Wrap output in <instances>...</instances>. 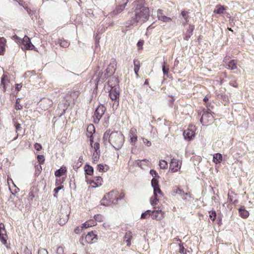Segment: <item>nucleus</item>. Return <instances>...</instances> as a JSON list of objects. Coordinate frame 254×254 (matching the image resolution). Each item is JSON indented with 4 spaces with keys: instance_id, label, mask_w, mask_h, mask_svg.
Returning a JSON list of instances; mask_svg holds the SVG:
<instances>
[{
    "instance_id": "obj_34",
    "label": "nucleus",
    "mask_w": 254,
    "mask_h": 254,
    "mask_svg": "<svg viewBox=\"0 0 254 254\" xmlns=\"http://www.w3.org/2000/svg\"><path fill=\"white\" fill-rule=\"evenodd\" d=\"M153 193L155 196H157L159 197L163 195L162 192L159 187L153 188Z\"/></svg>"
},
{
    "instance_id": "obj_48",
    "label": "nucleus",
    "mask_w": 254,
    "mask_h": 254,
    "mask_svg": "<svg viewBox=\"0 0 254 254\" xmlns=\"http://www.w3.org/2000/svg\"><path fill=\"white\" fill-rule=\"evenodd\" d=\"M18 100H19V98H18L16 100V105H15V109L16 110H20L22 108V106L19 104Z\"/></svg>"
},
{
    "instance_id": "obj_47",
    "label": "nucleus",
    "mask_w": 254,
    "mask_h": 254,
    "mask_svg": "<svg viewBox=\"0 0 254 254\" xmlns=\"http://www.w3.org/2000/svg\"><path fill=\"white\" fill-rule=\"evenodd\" d=\"M164 14L163 13V11L162 10L158 9L157 10V16L158 20H159L161 18V17L164 16Z\"/></svg>"
},
{
    "instance_id": "obj_7",
    "label": "nucleus",
    "mask_w": 254,
    "mask_h": 254,
    "mask_svg": "<svg viewBox=\"0 0 254 254\" xmlns=\"http://www.w3.org/2000/svg\"><path fill=\"white\" fill-rule=\"evenodd\" d=\"M109 96L112 100H117L120 97L119 89L117 87H111L109 89Z\"/></svg>"
},
{
    "instance_id": "obj_61",
    "label": "nucleus",
    "mask_w": 254,
    "mask_h": 254,
    "mask_svg": "<svg viewBox=\"0 0 254 254\" xmlns=\"http://www.w3.org/2000/svg\"><path fill=\"white\" fill-rule=\"evenodd\" d=\"M35 196L33 192H30L29 193L28 195V198L29 199H30L31 200H32L34 198Z\"/></svg>"
},
{
    "instance_id": "obj_28",
    "label": "nucleus",
    "mask_w": 254,
    "mask_h": 254,
    "mask_svg": "<svg viewBox=\"0 0 254 254\" xmlns=\"http://www.w3.org/2000/svg\"><path fill=\"white\" fill-rule=\"evenodd\" d=\"M222 160V156L220 153H215L213 155V162L215 164H218L220 163Z\"/></svg>"
},
{
    "instance_id": "obj_55",
    "label": "nucleus",
    "mask_w": 254,
    "mask_h": 254,
    "mask_svg": "<svg viewBox=\"0 0 254 254\" xmlns=\"http://www.w3.org/2000/svg\"><path fill=\"white\" fill-rule=\"evenodd\" d=\"M230 85L234 87H237L238 86V84L236 82V80H232L230 81Z\"/></svg>"
},
{
    "instance_id": "obj_1",
    "label": "nucleus",
    "mask_w": 254,
    "mask_h": 254,
    "mask_svg": "<svg viewBox=\"0 0 254 254\" xmlns=\"http://www.w3.org/2000/svg\"><path fill=\"white\" fill-rule=\"evenodd\" d=\"M103 139L104 141H108L117 150L121 148L125 141L124 136L120 131L110 132L107 130L104 133Z\"/></svg>"
},
{
    "instance_id": "obj_21",
    "label": "nucleus",
    "mask_w": 254,
    "mask_h": 254,
    "mask_svg": "<svg viewBox=\"0 0 254 254\" xmlns=\"http://www.w3.org/2000/svg\"><path fill=\"white\" fill-rule=\"evenodd\" d=\"M172 192L173 195L178 194L180 195L183 199H186V197L183 195V194H185L184 191L179 188L177 187H174L172 190Z\"/></svg>"
},
{
    "instance_id": "obj_32",
    "label": "nucleus",
    "mask_w": 254,
    "mask_h": 254,
    "mask_svg": "<svg viewBox=\"0 0 254 254\" xmlns=\"http://www.w3.org/2000/svg\"><path fill=\"white\" fill-rule=\"evenodd\" d=\"M109 168L108 166L107 165L99 164L97 166V170L100 172H106L108 170Z\"/></svg>"
},
{
    "instance_id": "obj_45",
    "label": "nucleus",
    "mask_w": 254,
    "mask_h": 254,
    "mask_svg": "<svg viewBox=\"0 0 254 254\" xmlns=\"http://www.w3.org/2000/svg\"><path fill=\"white\" fill-rule=\"evenodd\" d=\"M141 138L143 140V143L145 144L147 146L149 147L151 145V142L147 139L145 138L144 137H142Z\"/></svg>"
},
{
    "instance_id": "obj_13",
    "label": "nucleus",
    "mask_w": 254,
    "mask_h": 254,
    "mask_svg": "<svg viewBox=\"0 0 254 254\" xmlns=\"http://www.w3.org/2000/svg\"><path fill=\"white\" fill-rule=\"evenodd\" d=\"M9 83V80L7 75H4L1 79L0 86L2 87V90L5 92L8 84Z\"/></svg>"
},
{
    "instance_id": "obj_10",
    "label": "nucleus",
    "mask_w": 254,
    "mask_h": 254,
    "mask_svg": "<svg viewBox=\"0 0 254 254\" xmlns=\"http://www.w3.org/2000/svg\"><path fill=\"white\" fill-rule=\"evenodd\" d=\"M181 168V165L179 164V161L175 159H172L170 164V169L172 172H176L179 171Z\"/></svg>"
},
{
    "instance_id": "obj_46",
    "label": "nucleus",
    "mask_w": 254,
    "mask_h": 254,
    "mask_svg": "<svg viewBox=\"0 0 254 254\" xmlns=\"http://www.w3.org/2000/svg\"><path fill=\"white\" fill-rule=\"evenodd\" d=\"M57 254H64V250L62 247H59L56 250Z\"/></svg>"
},
{
    "instance_id": "obj_18",
    "label": "nucleus",
    "mask_w": 254,
    "mask_h": 254,
    "mask_svg": "<svg viewBox=\"0 0 254 254\" xmlns=\"http://www.w3.org/2000/svg\"><path fill=\"white\" fill-rule=\"evenodd\" d=\"M127 5V3L117 6L115 9L111 13L112 16H115L123 11Z\"/></svg>"
},
{
    "instance_id": "obj_56",
    "label": "nucleus",
    "mask_w": 254,
    "mask_h": 254,
    "mask_svg": "<svg viewBox=\"0 0 254 254\" xmlns=\"http://www.w3.org/2000/svg\"><path fill=\"white\" fill-rule=\"evenodd\" d=\"M13 39L17 43H19L20 44L21 42V40L22 39L21 38H20L19 37H18L16 35H14L13 36Z\"/></svg>"
},
{
    "instance_id": "obj_4",
    "label": "nucleus",
    "mask_w": 254,
    "mask_h": 254,
    "mask_svg": "<svg viewBox=\"0 0 254 254\" xmlns=\"http://www.w3.org/2000/svg\"><path fill=\"white\" fill-rule=\"evenodd\" d=\"M106 108L103 105H101L98 106L94 112V115L93 116L94 123L97 124L99 122L100 120L104 114Z\"/></svg>"
},
{
    "instance_id": "obj_27",
    "label": "nucleus",
    "mask_w": 254,
    "mask_h": 254,
    "mask_svg": "<svg viewBox=\"0 0 254 254\" xmlns=\"http://www.w3.org/2000/svg\"><path fill=\"white\" fill-rule=\"evenodd\" d=\"M227 68L233 70L237 69V63L234 60H231L227 64Z\"/></svg>"
},
{
    "instance_id": "obj_8",
    "label": "nucleus",
    "mask_w": 254,
    "mask_h": 254,
    "mask_svg": "<svg viewBox=\"0 0 254 254\" xmlns=\"http://www.w3.org/2000/svg\"><path fill=\"white\" fill-rule=\"evenodd\" d=\"M137 132L135 128L132 127L129 133V136L130 137L129 143L132 145H135L137 140Z\"/></svg>"
},
{
    "instance_id": "obj_14",
    "label": "nucleus",
    "mask_w": 254,
    "mask_h": 254,
    "mask_svg": "<svg viewBox=\"0 0 254 254\" xmlns=\"http://www.w3.org/2000/svg\"><path fill=\"white\" fill-rule=\"evenodd\" d=\"M195 133L194 131L191 129H188L184 131L183 135L186 139L188 140H191L194 137Z\"/></svg>"
},
{
    "instance_id": "obj_37",
    "label": "nucleus",
    "mask_w": 254,
    "mask_h": 254,
    "mask_svg": "<svg viewBox=\"0 0 254 254\" xmlns=\"http://www.w3.org/2000/svg\"><path fill=\"white\" fill-rule=\"evenodd\" d=\"M151 211L149 210H146L144 213H142L141 215V219H146L149 216H151Z\"/></svg>"
},
{
    "instance_id": "obj_44",
    "label": "nucleus",
    "mask_w": 254,
    "mask_h": 254,
    "mask_svg": "<svg viewBox=\"0 0 254 254\" xmlns=\"http://www.w3.org/2000/svg\"><path fill=\"white\" fill-rule=\"evenodd\" d=\"M87 131L89 132L91 134L92 133V131H95V128L93 125H89L87 127Z\"/></svg>"
},
{
    "instance_id": "obj_35",
    "label": "nucleus",
    "mask_w": 254,
    "mask_h": 254,
    "mask_svg": "<svg viewBox=\"0 0 254 254\" xmlns=\"http://www.w3.org/2000/svg\"><path fill=\"white\" fill-rule=\"evenodd\" d=\"M159 197L155 196V195L153 194V196H152L150 199V203L152 205H154L157 204V202L159 200Z\"/></svg>"
},
{
    "instance_id": "obj_16",
    "label": "nucleus",
    "mask_w": 254,
    "mask_h": 254,
    "mask_svg": "<svg viewBox=\"0 0 254 254\" xmlns=\"http://www.w3.org/2000/svg\"><path fill=\"white\" fill-rule=\"evenodd\" d=\"M138 23L140 24V21L138 18H137V16H136V14H135V16L132 17L127 22V26H136Z\"/></svg>"
},
{
    "instance_id": "obj_63",
    "label": "nucleus",
    "mask_w": 254,
    "mask_h": 254,
    "mask_svg": "<svg viewBox=\"0 0 254 254\" xmlns=\"http://www.w3.org/2000/svg\"><path fill=\"white\" fill-rule=\"evenodd\" d=\"M162 70L164 74H168V69H166L164 65H163L162 66Z\"/></svg>"
},
{
    "instance_id": "obj_25",
    "label": "nucleus",
    "mask_w": 254,
    "mask_h": 254,
    "mask_svg": "<svg viewBox=\"0 0 254 254\" xmlns=\"http://www.w3.org/2000/svg\"><path fill=\"white\" fill-rule=\"evenodd\" d=\"M92 183L95 185V187L101 186L103 183L102 178L100 176L96 177L92 181Z\"/></svg>"
},
{
    "instance_id": "obj_49",
    "label": "nucleus",
    "mask_w": 254,
    "mask_h": 254,
    "mask_svg": "<svg viewBox=\"0 0 254 254\" xmlns=\"http://www.w3.org/2000/svg\"><path fill=\"white\" fill-rule=\"evenodd\" d=\"M37 159L40 163H43L45 161L44 156L42 155H38Z\"/></svg>"
},
{
    "instance_id": "obj_31",
    "label": "nucleus",
    "mask_w": 254,
    "mask_h": 254,
    "mask_svg": "<svg viewBox=\"0 0 254 254\" xmlns=\"http://www.w3.org/2000/svg\"><path fill=\"white\" fill-rule=\"evenodd\" d=\"M134 64V70L135 74L138 76L137 72H138L140 68V62L137 60H134L133 61Z\"/></svg>"
},
{
    "instance_id": "obj_29",
    "label": "nucleus",
    "mask_w": 254,
    "mask_h": 254,
    "mask_svg": "<svg viewBox=\"0 0 254 254\" xmlns=\"http://www.w3.org/2000/svg\"><path fill=\"white\" fill-rule=\"evenodd\" d=\"M66 171L65 167H61L60 169L55 172V175L56 177H60L63 175Z\"/></svg>"
},
{
    "instance_id": "obj_36",
    "label": "nucleus",
    "mask_w": 254,
    "mask_h": 254,
    "mask_svg": "<svg viewBox=\"0 0 254 254\" xmlns=\"http://www.w3.org/2000/svg\"><path fill=\"white\" fill-rule=\"evenodd\" d=\"M59 43H60V46L64 48H67L69 45V42L66 40H64V39H60Z\"/></svg>"
},
{
    "instance_id": "obj_38",
    "label": "nucleus",
    "mask_w": 254,
    "mask_h": 254,
    "mask_svg": "<svg viewBox=\"0 0 254 254\" xmlns=\"http://www.w3.org/2000/svg\"><path fill=\"white\" fill-rule=\"evenodd\" d=\"M159 20H161L162 22L165 23H170L172 21V18L164 15V16L161 17V18L159 19Z\"/></svg>"
},
{
    "instance_id": "obj_50",
    "label": "nucleus",
    "mask_w": 254,
    "mask_h": 254,
    "mask_svg": "<svg viewBox=\"0 0 254 254\" xmlns=\"http://www.w3.org/2000/svg\"><path fill=\"white\" fill-rule=\"evenodd\" d=\"M150 174L153 177V178H159V176L157 175V173L156 171L154 170H151L150 171Z\"/></svg>"
},
{
    "instance_id": "obj_5",
    "label": "nucleus",
    "mask_w": 254,
    "mask_h": 254,
    "mask_svg": "<svg viewBox=\"0 0 254 254\" xmlns=\"http://www.w3.org/2000/svg\"><path fill=\"white\" fill-rule=\"evenodd\" d=\"M20 44H21V49L23 50H32L34 48V46L31 43L30 38L26 35L22 39Z\"/></svg>"
},
{
    "instance_id": "obj_26",
    "label": "nucleus",
    "mask_w": 254,
    "mask_h": 254,
    "mask_svg": "<svg viewBox=\"0 0 254 254\" xmlns=\"http://www.w3.org/2000/svg\"><path fill=\"white\" fill-rule=\"evenodd\" d=\"M116 68L114 65L110 64L106 69V72L109 74V75L105 74V78H107L108 76L112 75L115 71Z\"/></svg>"
},
{
    "instance_id": "obj_54",
    "label": "nucleus",
    "mask_w": 254,
    "mask_h": 254,
    "mask_svg": "<svg viewBox=\"0 0 254 254\" xmlns=\"http://www.w3.org/2000/svg\"><path fill=\"white\" fill-rule=\"evenodd\" d=\"M34 148L37 151H40L42 149V145L38 143H36L34 145Z\"/></svg>"
},
{
    "instance_id": "obj_12",
    "label": "nucleus",
    "mask_w": 254,
    "mask_h": 254,
    "mask_svg": "<svg viewBox=\"0 0 254 254\" xmlns=\"http://www.w3.org/2000/svg\"><path fill=\"white\" fill-rule=\"evenodd\" d=\"M6 233L4 228V226L3 224H0V240L3 244L6 243Z\"/></svg>"
},
{
    "instance_id": "obj_15",
    "label": "nucleus",
    "mask_w": 254,
    "mask_h": 254,
    "mask_svg": "<svg viewBox=\"0 0 254 254\" xmlns=\"http://www.w3.org/2000/svg\"><path fill=\"white\" fill-rule=\"evenodd\" d=\"M52 105V101L49 99H44L40 104V106H42L44 110H48Z\"/></svg>"
},
{
    "instance_id": "obj_6",
    "label": "nucleus",
    "mask_w": 254,
    "mask_h": 254,
    "mask_svg": "<svg viewBox=\"0 0 254 254\" xmlns=\"http://www.w3.org/2000/svg\"><path fill=\"white\" fill-rule=\"evenodd\" d=\"M69 106V102L65 98L61 99L59 105L58 109L61 111L60 113V116L64 115L65 111L67 109Z\"/></svg>"
},
{
    "instance_id": "obj_20",
    "label": "nucleus",
    "mask_w": 254,
    "mask_h": 254,
    "mask_svg": "<svg viewBox=\"0 0 254 254\" xmlns=\"http://www.w3.org/2000/svg\"><path fill=\"white\" fill-rule=\"evenodd\" d=\"M6 40L0 37V55H3L5 50Z\"/></svg>"
},
{
    "instance_id": "obj_24",
    "label": "nucleus",
    "mask_w": 254,
    "mask_h": 254,
    "mask_svg": "<svg viewBox=\"0 0 254 254\" xmlns=\"http://www.w3.org/2000/svg\"><path fill=\"white\" fill-rule=\"evenodd\" d=\"M226 9V8L224 6H222L220 4H218L216 6V8L213 11V12L215 13L221 14L224 13V10Z\"/></svg>"
},
{
    "instance_id": "obj_62",
    "label": "nucleus",
    "mask_w": 254,
    "mask_h": 254,
    "mask_svg": "<svg viewBox=\"0 0 254 254\" xmlns=\"http://www.w3.org/2000/svg\"><path fill=\"white\" fill-rule=\"evenodd\" d=\"M83 228H81V227H76L75 229H74V232L76 234H78L80 233V231Z\"/></svg>"
},
{
    "instance_id": "obj_59",
    "label": "nucleus",
    "mask_w": 254,
    "mask_h": 254,
    "mask_svg": "<svg viewBox=\"0 0 254 254\" xmlns=\"http://www.w3.org/2000/svg\"><path fill=\"white\" fill-rule=\"evenodd\" d=\"M143 44V41H139L137 44V46L139 48V49L142 48V46Z\"/></svg>"
},
{
    "instance_id": "obj_58",
    "label": "nucleus",
    "mask_w": 254,
    "mask_h": 254,
    "mask_svg": "<svg viewBox=\"0 0 254 254\" xmlns=\"http://www.w3.org/2000/svg\"><path fill=\"white\" fill-rule=\"evenodd\" d=\"M89 222V227H92L96 225V222L93 220L88 221Z\"/></svg>"
},
{
    "instance_id": "obj_64",
    "label": "nucleus",
    "mask_w": 254,
    "mask_h": 254,
    "mask_svg": "<svg viewBox=\"0 0 254 254\" xmlns=\"http://www.w3.org/2000/svg\"><path fill=\"white\" fill-rule=\"evenodd\" d=\"M22 87V85L21 84H16V89L18 91H19Z\"/></svg>"
},
{
    "instance_id": "obj_17",
    "label": "nucleus",
    "mask_w": 254,
    "mask_h": 254,
    "mask_svg": "<svg viewBox=\"0 0 254 254\" xmlns=\"http://www.w3.org/2000/svg\"><path fill=\"white\" fill-rule=\"evenodd\" d=\"M97 236L95 235L92 232H89L85 236V239L86 242L88 244H91L93 242L94 239H97Z\"/></svg>"
},
{
    "instance_id": "obj_9",
    "label": "nucleus",
    "mask_w": 254,
    "mask_h": 254,
    "mask_svg": "<svg viewBox=\"0 0 254 254\" xmlns=\"http://www.w3.org/2000/svg\"><path fill=\"white\" fill-rule=\"evenodd\" d=\"M213 116L210 113V110H209V111H207L204 112L200 119V122L203 124H207L209 122H212L213 121Z\"/></svg>"
},
{
    "instance_id": "obj_53",
    "label": "nucleus",
    "mask_w": 254,
    "mask_h": 254,
    "mask_svg": "<svg viewBox=\"0 0 254 254\" xmlns=\"http://www.w3.org/2000/svg\"><path fill=\"white\" fill-rule=\"evenodd\" d=\"M38 254H48V253L46 249L42 248L39 250Z\"/></svg>"
},
{
    "instance_id": "obj_43",
    "label": "nucleus",
    "mask_w": 254,
    "mask_h": 254,
    "mask_svg": "<svg viewBox=\"0 0 254 254\" xmlns=\"http://www.w3.org/2000/svg\"><path fill=\"white\" fill-rule=\"evenodd\" d=\"M181 14H182V16L184 17V18L186 20V23H183V25L185 26L186 23H187L189 21L188 19V15H187L188 12L186 11H182L181 12Z\"/></svg>"
},
{
    "instance_id": "obj_57",
    "label": "nucleus",
    "mask_w": 254,
    "mask_h": 254,
    "mask_svg": "<svg viewBox=\"0 0 254 254\" xmlns=\"http://www.w3.org/2000/svg\"><path fill=\"white\" fill-rule=\"evenodd\" d=\"M88 227H89V226L88 221L83 223L81 226V228H87Z\"/></svg>"
},
{
    "instance_id": "obj_3",
    "label": "nucleus",
    "mask_w": 254,
    "mask_h": 254,
    "mask_svg": "<svg viewBox=\"0 0 254 254\" xmlns=\"http://www.w3.org/2000/svg\"><path fill=\"white\" fill-rule=\"evenodd\" d=\"M118 194L119 192L117 190H113L106 193L101 201V204L105 206L110 205L112 203H115V201H117L124 198V194L123 193H122L119 196Z\"/></svg>"
},
{
    "instance_id": "obj_39",
    "label": "nucleus",
    "mask_w": 254,
    "mask_h": 254,
    "mask_svg": "<svg viewBox=\"0 0 254 254\" xmlns=\"http://www.w3.org/2000/svg\"><path fill=\"white\" fill-rule=\"evenodd\" d=\"M159 166L161 169H165L167 168L168 167V163L165 160H161L159 162Z\"/></svg>"
},
{
    "instance_id": "obj_42",
    "label": "nucleus",
    "mask_w": 254,
    "mask_h": 254,
    "mask_svg": "<svg viewBox=\"0 0 254 254\" xmlns=\"http://www.w3.org/2000/svg\"><path fill=\"white\" fill-rule=\"evenodd\" d=\"M100 153L94 152L93 154V162H97L99 159Z\"/></svg>"
},
{
    "instance_id": "obj_40",
    "label": "nucleus",
    "mask_w": 254,
    "mask_h": 254,
    "mask_svg": "<svg viewBox=\"0 0 254 254\" xmlns=\"http://www.w3.org/2000/svg\"><path fill=\"white\" fill-rule=\"evenodd\" d=\"M151 185L153 188L159 187L158 185V181L157 178L152 179L151 181Z\"/></svg>"
},
{
    "instance_id": "obj_41",
    "label": "nucleus",
    "mask_w": 254,
    "mask_h": 254,
    "mask_svg": "<svg viewBox=\"0 0 254 254\" xmlns=\"http://www.w3.org/2000/svg\"><path fill=\"white\" fill-rule=\"evenodd\" d=\"M209 218L212 221H214L216 218V213L215 211H209Z\"/></svg>"
},
{
    "instance_id": "obj_52",
    "label": "nucleus",
    "mask_w": 254,
    "mask_h": 254,
    "mask_svg": "<svg viewBox=\"0 0 254 254\" xmlns=\"http://www.w3.org/2000/svg\"><path fill=\"white\" fill-rule=\"evenodd\" d=\"M13 185H14V186L15 187V190H14V191H12L11 190V189H10V187H9V190L11 191V194H12V195H14V194H15V193H16L18 191H19V189L18 188H17V187H16V186L15 185V184H14V183H13Z\"/></svg>"
},
{
    "instance_id": "obj_51",
    "label": "nucleus",
    "mask_w": 254,
    "mask_h": 254,
    "mask_svg": "<svg viewBox=\"0 0 254 254\" xmlns=\"http://www.w3.org/2000/svg\"><path fill=\"white\" fill-rule=\"evenodd\" d=\"M94 219L96 221L101 222L102 221V217L100 214H96L94 215Z\"/></svg>"
},
{
    "instance_id": "obj_23",
    "label": "nucleus",
    "mask_w": 254,
    "mask_h": 254,
    "mask_svg": "<svg viewBox=\"0 0 254 254\" xmlns=\"http://www.w3.org/2000/svg\"><path fill=\"white\" fill-rule=\"evenodd\" d=\"M240 216L243 218H246L249 216V212L245 209L244 206H241L239 209Z\"/></svg>"
},
{
    "instance_id": "obj_22",
    "label": "nucleus",
    "mask_w": 254,
    "mask_h": 254,
    "mask_svg": "<svg viewBox=\"0 0 254 254\" xmlns=\"http://www.w3.org/2000/svg\"><path fill=\"white\" fill-rule=\"evenodd\" d=\"M132 238V233L130 231L126 232L124 236V241L127 243V245L129 247L131 245V240Z\"/></svg>"
},
{
    "instance_id": "obj_19",
    "label": "nucleus",
    "mask_w": 254,
    "mask_h": 254,
    "mask_svg": "<svg viewBox=\"0 0 254 254\" xmlns=\"http://www.w3.org/2000/svg\"><path fill=\"white\" fill-rule=\"evenodd\" d=\"M194 29V26L192 25H189V28L187 29V31L185 34V36L184 37V39L186 40H189L190 36L192 35L193 31Z\"/></svg>"
},
{
    "instance_id": "obj_11",
    "label": "nucleus",
    "mask_w": 254,
    "mask_h": 254,
    "mask_svg": "<svg viewBox=\"0 0 254 254\" xmlns=\"http://www.w3.org/2000/svg\"><path fill=\"white\" fill-rule=\"evenodd\" d=\"M164 213L161 210H152L151 211V218L152 219L159 221L164 217Z\"/></svg>"
},
{
    "instance_id": "obj_2",
    "label": "nucleus",
    "mask_w": 254,
    "mask_h": 254,
    "mask_svg": "<svg viewBox=\"0 0 254 254\" xmlns=\"http://www.w3.org/2000/svg\"><path fill=\"white\" fill-rule=\"evenodd\" d=\"M144 3L143 0H140L136 2L135 14L137 18L139 20L140 24L148 20L150 16L149 8L144 5Z\"/></svg>"
},
{
    "instance_id": "obj_33",
    "label": "nucleus",
    "mask_w": 254,
    "mask_h": 254,
    "mask_svg": "<svg viewBox=\"0 0 254 254\" xmlns=\"http://www.w3.org/2000/svg\"><path fill=\"white\" fill-rule=\"evenodd\" d=\"M93 142V140H90V144L95 150L94 152L100 153L99 143L98 142H95L92 145Z\"/></svg>"
},
{
    "instance_id": "obj_30",
    "label": "nucleus",
    "mask_w": 254,
    "mask_h": 254,
    "mask_svg": "<svg viewBox=\"0 0 254 254\" xmlns=\"http://www.w3.org/2000/svg\"><path fill=\"white\" fill-rule=\"evenodd\" d=\"M84 169L86 174L91 176L93 174L94 169L91 166L86 165L84 166Z\"/></svg>"
},
{
    "instance_id": "obj_60",
    "label": "nucleus",
    "mask_w": 254,
    "mask_h": 254,
    "mask_svg": "<svg viewBox=\"0 0 254 254\" xmlns=\"http://www.w3.org/2000/svg\"><path fill=\"white\" fill-rule=\"evenodd\" d=\"M16 131H18L21 128V125L19 123H16L15 125Z\"/></svg>"
}]
</instances>
